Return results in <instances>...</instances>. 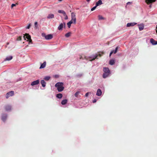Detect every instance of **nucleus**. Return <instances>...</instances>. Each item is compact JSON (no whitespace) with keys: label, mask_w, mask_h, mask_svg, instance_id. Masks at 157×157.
<instances>
[{"label":"nucleus","mask_w":157,"mask_h":157,"mask_svg":"<svg viewBox=\"0 0 157 157\" xmlns=\"http://www.w3.org/2000/svg\"><path fill=\"white\" fill-rule=\"evenodd\" d=\"M54 17V15L52 14H49L47 17L48 19L53 18Z\"/></svg>","instance_id":"aec40b11"},{"label":"nucleus","mask_w":157,"mask_h":157,"mask_svg":"<svg viewBox=\"0 0 157 157\" xmlns=\"http://www.w3.org/2000/svg\"><path fill=\"white\" fill-rule=\"evenodd\" d=\"M40 83L43 87H45V86L46 83L44 80H41Z\"/></svg>","instance_id":"6ab92c4d"},{"label":"nucleus","mask_w":157,"mask_h":157,"mask_svg":"<svg viewBox=\"0 0 157 157\" xmlns=\"http://www.w3.org/2000/svg\"><path fill=\"white\" fill-rule=\"evenodd\" d=\"M67 99H64L61 101V104L63 105H64L67 103Z\"/></svg>","instance_id":"4be33fe9"},{"label":"nucleus","mask_w":157,"mask_h":157,"mask_svg":"<svg viewBox=\"0 0 157 157\" xmlns=\"http://www.w3.org/2000/svg\"><path fill=\"white\" fill-rule=\"evenodd\" d=\"M79 93V91L77 92L75 94V96L76 97H77L78 96V94Z\"/></svg>","instance_id":"473e14b6"},{"label":"nucleus","mask_w":157,"mask_h":157,"mask_svg":"<svg viewBox=\"0 0 157 157\" xmlns=\"http://www.w3.org/2000/svg\"><path fill=\"white\" fill-rule=\"evenodd\" d=\"M13 58V56H10L7 57L5 59V61H9L12 59Z\"/></svg>","instance_id":"412c9836"},{"label":"nucleus","mask_w":157,"mask_h":157,"mask_svg":"<svg viewBox=\"0 0 157 157\" xmlns=\"http://www.w3.org/2000/svg\"><path fill=\"white\" fill-rule=\"evenodd\" d=\"M115 63V61L113 59H111L109 62V64L111 65H113Z\"/></svg>","instance_id":"5701e85b"},{"label":"nucleus","mask_w":157,"mask_h":157,"mask_svg":"<svg viewBox=\"0 0 157 157\" xmlns=\"http://www.w3.org/2000/svg\"><path fill=\"white\" fill-rule=\"evenodd\" d=\"M58 12L59 13H62L63 14V15L65 14L66 13L64 11L62 10H58Z\"/></svg>","instance_id":"bb28decb"},{"label":"nucleus","mask_w":157,"mask_h":157,"mask_svg":"<svg viewBox=\"0 0 157 157\" xmlns=\"http://www.w3.org/2000/svg\"><path fill=\"white\" fill-rule=\"evenodd\" d=\"M103 71L104 73H110V70L108 67H104L103 68Z\"/></svg>","instance_id":"4468645a"},{"label":"nucleus","mask_w":157,"mask_h":157,"mask_svg":"<svg viewBox=\"0 0 157 157\" xmlns=\"http://www.w3.org/2000/svg\"><path fill=\"white\" fill-rule=\"evenodd\" d=\"M5 110L7 111H10L11 109V106L9 105H6L5 107Z\"/></svg>","instance_id":"1a4fd4ad"},{"label":"nucleus","mask_w":157,"mask_h":157,"mask_svg":"<svg viewBox=\"0 0 157 157\" xmlns=\"http://www.w3.org/2000/svg\"><path fill=\"white\" fill-rule=\"evenodd\" d=\"M9 44V42H7V45H8V44Z\"/></svg>","instance_id":"de8ad7c7"},{"label":"nucleus","mask_w":157,"mask_h":157,"mask_svg":"<svg viewBox=\"0 0 157 157\" xmlns=\"http://www.w3.org/2000/svg\"><path fill=\"white\" fill-rule=\"evenodd\" d=\"M56 77L57 78V77H58V75H56Z\"/></svg>","instance_id":"09e8293b"},{"label":"nucleus","mask_w":157,"mask_h":157,"mask_svg":"<svg viewBox=\"0 0 157 157\" xmlns=\"http://www.w3.org/2000/svg\"><path fill=\"white\" fill-rule=\"evenodd\" d=\"M150 41L151 43L153 45H156L157 44V41H155L152 38L150 39Z\"/></svg>","instance_id":"9b49d317"},{"label":"nucleus","mask_w":157,"mask_h":157,"mask_svg":"<svg viewBox=\"0 0 157 157\" xmlns=\"http://www.w3.org/2000/svg\"><path fill=\"white\" fill-rule=\"evenodd\" d=\"M118 46H117L116 47L115 51H114V52H113L114 54H116L117 52L118 51Z\"/></svg>","instance_id":"7c9ffc66"},{"label":"nucleus","mask_w":157,"mask_h":157,"mask_svg":"<svg viewBox=\"0 0 157 157\" xmlns=\"http://www.w3.org/2000/svg\"><path fill=\"white\" fill-rule=\"evenodd\" d=\"M98 19L99 20H105V19L104 17H103L102 16L100 15L98 16Z\"/></svg>","instance_id":"393cba45"},{"label":"nucleus","mask_w":157,"mask_h":157,"mask_svg":"<svg viewBox=\"0 0 157 157\" xmlns=\"http://www.w3.org/2000/svg\"><path fill=\"white\" fill-rule=\"evenodd\" d=\"M71 32H68L65 34V36L66 37H68L71 36Z\"/></svg>","instance_id":"a878e982"},{"label":"nucleus","mask_w":157,"mask_h":157,"mask_svg":"<svg viewBox=\"0 0 157 157\" xmlns=\"http://www.w3.org/2000/svg\"><path fill=\"white\" fill-rule=\"evenodd\" d=\"M90 1V0H86V1L88 2H89Z\"/></svg>","instance_id":"c03bdc74"},{"label":"nucleus","mask_w":157,"mask_h":157,"mask_svg":"<svg viewBox=\"0 0 157 157\" xmlns=\"http://www.w3.org/2000/svg\"><path fill=\"white\" fill-rule=\"evenodd\" d=\"M144 26H139V29L141 31L143 29Z\"/></svg>","instance_id":"c756f323"},{"label":"nucleus","mask_w":157,"mask_h":157,"mask_svg":"<svg viewBox=\"0 0 157 157\" xmlns=\"http://www.w3.org/2000/svg\"><path fill=\"white\" fill-rule=\"evenodd\" d=\"M7 115L6 114H3L2 116V120L3 121L5 122L7 118Z\"/></svg>","instance_id":"9d476101"},{"label":"nucleus","mask_w":157,"mask_h":157,"mask_svg":"<svg viewBox=\"0 0 157 157\" xmlns=\"http://www.w3.org/2000/svg\"><path fill=\"white\" fill-rule=\"evenodd\" d=\"M156 0H146V2L148 4H149L153 2H155Z\"/></svg>","instance_id":"f3484780"},{"label":"nucleus","mask_w":157,"mask_h":157,"mask_svg":"<svg viewBox=\"0 0 157 157\" xmlns=\"http://www.w3.org/2000/svg\"><path fill=\"white\" fill-rule=\"evenodd\" d=\"M50 78V77L49 76H45L44 77V79L46 81H48Z\"/></svg>","instance_id":"cd10ccee"},{"label":"nucleus","mask_w":157,"mask_h":157,"mask_svg":"<svg viewBox=\"0 0 157 157\" xmlns=\"http://www.w3.org/2000/svg\"><path fill=\"white\" fill-rule=\"evenodd\" d=\"M110 73H104L103 74L102 77L103 78H105L108 77Z\"/></svg>","instance_id":"dca6fc26"},{"label":"nucleus","mask_w":157,"mask_h":157,"mask_svg":"<svg viewBox=\"0 0 157 157\" xmlns=\"http://www.w3.org/2000/svg\"><path fill=\"white\" fill-rule=\"evenodd\" d=\"M102 4V2L101 0H99L96 3V6H98Z\"/></svg>","instance_id":"ddd939ff"},{"label":"nucleus","mask_w":157,"mask_h":157,"mask_svg":"<svg viewBox=\"0 0 157 157\" xmlns=\"http://www.w3.org/2000/svg\"><path fill=\"white\" fill-rule=\"evenodd\" d=\"M118 46H117L116 47L115 51H114V52H113L114 54H116L117 52L118 51Z\"/></svg>","instance_id":"2f4dec72"},{"label":"nucleus","mask_w":157,"mask_h":157,"mask_svg":"<svg viewBox=\"0 0 157 157\" xmlns=\"http://www.w3.org/2000/svg\"><path fill=\"white\" fill-rule=\"evenodd\" d=\"M89 92H87V93H86V94H85V96L86 97H87L89 95Z\"/></svg>","instance_id":"ea45409f"},{"label":"nucleus","mask_w":157,"mask_h":157,"mask_svg":"<svg viewBox=\"0 0 157 157\" xmlns=\"http://www.w3.org/2000/svg\"><path fill=\"white\" fill-rule=\"evenodd\" d=\"M55 86L57 88V89L59 92H61L63 90L64 87L63 86V82H57L55 85Z\"/></svg>","instance_id":"f03ea898"},{"label":"nucleus","mask_w":157,"mask_h":157,"mask_svg":"<svg viewBox=\"0 0 157 157\" xmlns=\"http://www.w3.org/2000/svg\"><path fill=\"white\" fill-rule=\"evenodd\" d=\"M46 62L45 61L42 64L40 67V69L43 68L45 67L46 65Z\"/></svg>","instance_id":"a211bd4d"},{"label":"nucleus","mask_w":157,"mask_h":157,"mask_svg":"<svg viewBox=\"0 0 157 157\" xmlns=\"http://www.w3.org/2000/svg\"><path fill=\"white\" fill-rule=\"evenodd\" d=\"M132 3L131 2H128L127 3V5H128V4H131Z\"/></svg>","instance_id":"37998d69"},{"label":"nucleus","mask_w":157,"mask_h":157,"mask_svg":"<svg viewBox=\"0 0 157 157\" xmlns=\"http://www.w3.org/2000/svg\"><path fill=\"white\" fill-rule=\"evenodd\" d=\"M25 40H27V41H29V43H32V40L31 39V36L28 33H25L23 36Z\"/></svg>","instance_id":"20e7f679"},{"label":"nucleus","mask_w":157,"mask_h":157,"mask_svg":"<svg viewBox=\"0 0 157 157\" xmlns=\"http://www.w3.org/2000/svg\"><path fill=\"white\" fill-rule=\"evenodd\" d=\"M56 97L59 98H61L62 97L63 95L61 94H57Z\"/></svg>","instance_id":"b1692460"},{"label":"nucleus","mask_w":157,"mask_h":157,"mask_svg":"<svg viewBox=\"0 0 157 157\" xmlns=\"http://www.w3.org/2000/svg\"><path fill=\"white\" fill-rule=\"evenodd\" d=\"M35 25L36 28H37V22H35L34 23Z\"/></svg>","instance_id":"58836bf2"},{"label":"nucleus","mask_w":157,"mask_h":157,"mask_svg":"<svg viewBox=\"0 0 157 157\" xmlns=\"http://www.w3.org/2000/svg\"><path fill=\"white\" fill-rule=\"evenodd\" d=\"M42 36L43 37H44L45 39L47 40H50L53 38V36L51 34L46 35L44 33H42Z\"/></svg>","instance_id":"7ed1b4c3"},{"label":"nucleus","mask_w":157,"mask_h":157,"mask_svg":"<svg viewBox=\"0 0 157 157\" xmlns=\"http://www.w3.org/2000/svg\"><path fill=\"white\" fill-rule=\"evenodd\" d=\"M72 23V22L71 21H69L67 23V26L69 28H70L71 25Z\"/></svg>","instance_id":"c85d7f7f"},{"label":"nucleus","mask_w":157,"mask_h":157,"mask_svg":"<svg viewBox=\"0 0 157 157\" xmlns=\"http://www.w3.org/2000/svg\"><path fill=\"white\" fill-rule=\"evenodd\" d=\"M156 29H157V30H156V33H157V25L156 26Z\"/></svg>","instance_id":"a18cd8bd"},{"label":"nucleus","mask_w":157,"mask_h":157,"mask_svg":"<svg viewBox=\"0 0 157 157\" xmlns=\"http://www.w3.org/2000/svg\"><path fill=\"white\" fill-rule=\"evenodd\" d=\"M102 54H99L98 55L97 54H96L94 55L91 57H89L88 58H86V57L84 56V58H83L82 56H80L79 58L80 59H88L90 61H92L94 60L95 59H98L97 57L98 56H99L100 57H101L102 54H104V53L103 52H101Z\"/></svg>","instance_id":"f257e3e1"},{"label":"nucleus","mask_w":157,"mask_h":157,"mask_svg":"<svg viewBox=\"0 0 157 157\" xmlns=\"http://www.w3.org/2000/svg\"><path fill=\"white\" fill-rule=\"evenodd\" d=\"M62 0H58V1H59V2H61V1H62Z\"/></svg>","instance_id":"49530a36"},{"label":"nucleus","mask_w":157,"mask_h":157,"mask_svg":"<svg viewBox=\"0 0 157 157\" xmlns=\"http://www.w3.org/2000/svg\"><path fill=\"white\" fill-rule=\"evenodd\" d=\"M40 81L39 80H37L36 81H34L31 82V85L32 86L37 85L39 83Z\"/></svg>","instance_id":"6e6552de"},{"label":"nucleus","mask_w":157,"mask_h":157,"mask_svg":"<svg viewBox=\"0 0 157 157\" xmlns=\"http://www.w3.org/2000/svg\"><path fill=\"white\" fill-rule=\"evenodd\" d=\"M21 40V36H19V37H18L17 39V41H19V40Z\"/></svg>","instance_id":"72a5a7b5"},{"label":"nucleus","mask_w":157,"mask_h":157,"mask_svg":"<svg viewBox=\"0 0 157 157\" xmlns=\"http://www.w3.org/2000/svg\"><path fill=\"white\" fill-rule=\"evenodd\" d=\"M102 94V92L101 90L99 89H98L97 91V92L96 93V95L98 96H100Z\"/></svg>","instance_id":"f8f14e48"},{"label":"nucleus","mask_w":157,"mask_h":157,"mask_svg":"<svg viewBox=\"0 0 157 157\" xmlns=\"http://www.w3.org/2000/svg\"><path fill=\"white\" fill-rule=\"evenodd\" d=\"M18 4L17 3H16V4H12L11 5V8H13V7L16 6L17 5H18Z\"/></svg>","instance_id":"f704fd0d"},{"label":"nucleus","mask_w":157,"mask_h":157,"mask_svg":"<svg viewBox=\"0 0 157 157\" xmlns=\"http://www.w3.org/2000/svg\"><path fill=\"white\" fill-rule=\"evenodd\" d=\"M97 7V6H95L93 7L91 9V11H93Z\"/></svg>","instance_id":"c9c22d12"},{"label":"nucleus","mask_w":157,"mask_h":157,"mask_svg":"<svg viewBox=\"0 0 157 157\" xmlns=\"http://www.w3.org/2000/svg\"><path fill=\"white\" fill-rule=\"evenodd\" d=\"M31 26V25L30 24H29L28 26L27 27H26V29H29L30 27Z\"/></svg>","instance_id":"a19ab883"},{"label":"nucleus","mask_w":157,"mask_h":157,"mask_svg":"<svg viewBox=\"0 0 157 157\" xmlns=\"http://www.w3.org/2000/svg\"><path fill=\"white\" fill-rule=\"evenodd\" d=\"M65 23H61L58 27V29L59 30H62L63 27H65Z\"/></svg>","instance_id":"0eeeda50"},{"label":"nucleus","mask_w":157,"mask_h":157,"mask_svg":"<svg viewBox=\"0 0 157 157\" xmlns=\"http://www.w3.org/2000/svg\"><path fill=\"white\" fill-rule=\"evenodd\" d=\"M71 19L70 21L72 22V23L75 24L76 23V18L75 17V13L72 12L71 13Z\"/></svg>","instance_id":"39448f33"},{"label":"nucleus","mask_w":157,"mask_h":157,"mask_svg":"<svg viewBox=\"0 0 157 157\" xmlns=\"http://www.w3.org/2000/svg\"><path fill=\"white\" fill-rule=\"evenodd\" d=\"M114 52V50H112V51L111 52H110V54H109V56H111V55H112L113 53H114V52Z\"/></svg>","instance_id":"4c0bfd02"},{"label":"nucleus","mask_w":157,"mask_h":157,"mask_svg":"<svg viewBox=\"0 0 157 157\" xmlns=\"http://www.w3.org/2000/svg\"><path fill=\"white\" fill-rule=\"evenodd\" d=\"M136 24V23H128L127 25V27H129L130 26H133L135 25Z\"/></svg>","instance_id":"2eb2a0df"},{"label":"nucleus","mask_w":157,"mask_h":157,"mask_svg":"<svg viewBox=\"0 0 157 157\" xmlns=\"http://www.w3.org/2000/svg\"><path fill=\"white\" fill-rule=\"evenodd\" d=\"M14 94V92L13 91H11L7 93L6 95V98H8L9 97L13 95Z\"/></svg>","instance_id":"423d86ee"},{"label":"nucleus","mask_w":157,"mask_h":157,"mask_svg":"<svg viewBox=\"0 0 157 157\" xmlns=\"http://www.w3.org/2000/svg\"><path fill=\"white\" fill-rule=\"evenodd\" d=\"M96 101H97L96 100V99H94V100H93V103H95V102H96Z\"/></svg>","instance_id":"79ce46f5"},{"label":"nucleus","mask_w":157,"mask_h":157,"mask_svg":"<svg viewBox=\"0 0 157 157\" xmlns=\"http://www.w3.org/2000/svg\"><path fill=\"white\" fill-rule=\"evenodd\" d=\"M64 16H65V19L67 20L68 19V17L65 13V14L63 15Z\"/></svg>","instance_id":"e433bc0d"}]
</instances>
